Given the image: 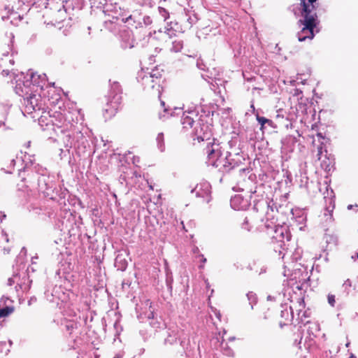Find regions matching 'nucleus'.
Masks as SVG:
<instances>
[{
	"instance_id": "1",
	"label": "nucleus",
	"mask_w": 358,
	"mask_h": 358,
	"mask_svg": "<svg viewBox=\"0 0 358 358\" xmlns=\"http://www.w3.org/2000/svg\"><path fill=\"white\" fill-rule=\"evenodd\" d=\"M55 132L61 135L66 150L83 158H87L94 152L91 143L92 132L83 124V115L74 106H66L62 110L54 111L49 115Z\"/></svg>"
},
{
	"instance_id": "2",
	"label": "nucleus",
	"mask_w": 358,
	"mask_h": 358,
	"mask_svg": "<svg viewBox=\"0 0 358 358\" xmlns=\"http://www.w3.org/2000/svg\"><path fill=\"white\" fill-rule=\"evenodd\" d=\"M204 151L207 155L208 165L214 166L223 175L236 170L240 173L246 171L249 172L248 169L243 166L245 158L242 154L225 150L224 146L216 142L215 139L207 144Z\"/></svg>"
},
{
	"instance_id": "3",
	"label": "nucleus",
	"mask_w": 358,
	"mask_h": 358,
	"mask_svg": "<svg viewBox=\"0 0 358 358\" xmlns=\"http://www.w3.org/2000/svg\"><path fill=\"white\" fill-rule=\"evenodd\" d=\"M29 155V159L24 155L25 165L22 169L19 171V176L22 181L26 182L27 187H34L37 185L38 191L43 194L44 196L50 199H55L57 192V185L55 181V176H50L45 168L34 163Z\"/></svg>"
},
{
	"instance_id": "4",
	"label": "nucleus",
	"mask_w": 358,
	"mask_h": 358,
	"mask_svg": "<svg viewBox=\"0 0 358 358\" xmlns=\"http://www.w3.org/2000/svg\"><path fill=\"white\" fill-rule=\"evenodd\" d=\"M28 76L30 79L16 81V93L23 97L25 113L31 114L42 111L43 113L44 108L42 96L38 89L40 82L36 80V73L30 72Z\"/></svg>"
},
{
	"instance_id": "5",
	"label": "nucleus",
	"mask_w": 358,
	"mask_h": 358,
	"mask_svg": "<svg viewBox=\"0 0 358 358\" xmlns=\"http://www.w3.org/2000/svg\"><path fill=\"white\" fill-rule=\"evenodd\" d=\"M299 1L300 3L297 6L298 13L294 12V14L302 17L298 21L301 29L297 34L299 41L302 42L306 39L312 40L315 37V29L319 24L316 12L317 0Z\"/></svg>"
},
{
	"instance_id": "6",
	"label": "nucleus",
	"mask_w": 358,
	"mask_h": 358,
	"mask_svg": "<svg viewBox=\"0 0 358 358\" xmlns=\"http://www.w3.org/2000/svg\"><path fill=\"white\" fill-rule=\"evenodd\" d=\"M261 222L262 224L257 227V229L266 232L271 237L274 251L278 252L279 255H282L283 258L285 255V251L287 250V243L292 238L289 227L287 224L276 225L268 220L264 222L262 219Z\"/></svg>"
},
{
	"instance_id": "7",
	"label": "nucleus",
	"mask_w": 358,
	"mask_h": 358,
	"mask_svg": "<svg viewBox=\"0 0 358 358\" xmlns=\"http://www.w3.org/2000/svg\"><path fill=\"white\" fill-rule=\"evenodd\" d=\"M110 90L106 96L107 103L106 107L103 109V115H108L107 117L114 116L117 113L120 105L122 103V89L120 83L117 81L111 82Z\"/></svg>"
},
{
	"instance_id": "8",
	"label": "nucleus",
	"mask_w": 358,
	"mask_h": 358,
	"mask_svg": "<svg viewBox=\"0 0 358 358\" xmlns=\"http://www.w3.org/2000/svg\"><path fill=\"white\" fill-rule=\"evenodd\" d=\"M113 20L105 22V27L110 31H114L115 33H116V27L119 24V22H121L123 24L127 23L128 25H130L136 29L142 27V15L138 13H134L133 14H130L128 16L126 15L120 14L119 15L113 16Z\"/></svg>"
},
{
	"instance_id": "9",
	"label": "nucleus",
	"mask_w": 358,
	"mask_h": 358,
	"mask_svg": "<svg viewBox=\"0 0 358 358\" xmlns=\"http://www.w3.org/2000/svg\"><path fill=\"white\" fill-rule=\"evenodd\" d=\"M16 271L19 278L17 280L15 289L17 291L20 289L22 292H27L30 288L32 280L29 275V269H25V262L22 256L20 255L16 259Z\"/></svg>"
},
{
	"instance_id": "10",
	"label": "nucleus",
	"mask_w": 358,
	"mask_h": 358,
	"mask_svg": "<svg viewBox=\"0 0 358 358\" xmlns=\"http://www.w3.org/2000/svg\"><path fill=\"white\" fill-rule=\"evenodd\" d=\"M36 80L40 82L38 89L44 99L47 98L51 104H55L59 100L60 94L55 92V83H50V86L46 87L45 89L43 88V85H45L46 81V75L45 73L43 75H38L36 73Z\"/></svg>"
},
{
	"instance_id": "11",
	"label": "nucleus",
	"mask_w": 358,
	"mask_h": 358,
	"mask_svg": "<svg viewBox=\"0 0 358 358\" xmlns=\"http://www.w3.org/2000/svg\"><path fill=\"white\" fill-rule=\"evenodd\" d=\"M116 33L112 31L115 35L118 36L120 41V45L122 49L132 48L134 47V39L132 31L125 24L119 22L117 25Z\"/></svg>"
},
{
	"instance_id": "12",
	"label": "nucleus",
	"mask_w": 358,
	"mask_h": 358,
	"mask_svg": "<svg viewBox=\"0 0 358 358\" xmlns=\"http://www.w3.org/2000/svg\"><path fill=\"white\" fill-rule=\"evenodd\" d=\"M62 6L57 8V12L62 18L64 14L74 15L76 11L80 10L85 6V0H61Z\"/></svg>"
},
{
	"instance_id": "13",
	"label": "nucleus",
	"mask_w": 358,
	"mask_h": 358,
	"mask_svg": "<svg viewBox=\"0 0 358 358\" xmlns=\"http://www.w3.org/2000/svg\"><path fill=\"white\" fill-rule=\"evenodd\" d=\"M198 126L195 128V134L199 141L209 140L213 135V125L208 120H204L202 115L198 120Z\"/></svg>"
},
{
	"instance_id": "14",
	"label": "nucleus",
	"mask_w": 358,
	"mask_h": 358,
	"mask_svg": "<svg viewBox=\"0 0 358 358\" xmlns=\"http://www.w3.org/2000/svg\"><path fill=\"white\" fill-rule=\"evenodd\" d=\"M60 270L56 272L59 278H62L61 285L66 291H71L75 286L78 285L79 276L76 272L63 271L62 276L60 275Z\"/></svg>"
},
{
	"instance_id": "15",
	"label": "nucleus",
	"mask_w": 358,
	"mask_h": 358,
	"mask_svg": "<svg viewBox=\"0 0 358 358\" xmlns=\"http://www.w3.org/2000/svg\"><path fill=\"white\" fill-rule=\"evenodd\" d=\"M62 285L54 286L50 289L49 287L46 288L44 292L46 299L51 303H56L59 304V301H64L66 299L64 292L62 289Z\"/></svg>"
},
{
	"instance_id": "16",
	"label": "nucleus",
	"mask_w": 358,
	"mask_h": 358,
	"mask_svg": "<svg viewBox=\"0 0 358 358\" xmlns=\"http://www.w3.org/2000/svg\"><path fill=\"white\" fill-rule=\"evenodd\" d=\"M162 76V71L159 69L156 68L152 69L150 73L148 75H145L143 78V85H150L151 88H154L155 85H157L158 88L160 87V80ZM159 93V97H160V90L157 89Z\"/></svg>"
},
{
	"instance_id": "17",
	"label": "nucleus",
	"mask_w": 358,
	"mask_h": 358,
	"mask_svg": "<svg viewBox=\"0 0 358 358\" xmlns=\"http://www.w3.org/2000/svg\"><path fill=\"white\" fill-rule=\"evenodd\" d=\"M210 185L208 182H203L196 185L194 189L191 192L195 193L196 196L201 197L203 200L208 203L210 201Z\"/></svg>"
},
{
	"instance_id": "18",
	"label": "nucleus",
	"mask_w": 358,
	"mask_h": 358,
	"mask_svg": "<svg viewBox=\"0 0 358 358\" xmlns=\"http://www.w3.org/2000/svg\"><path fill=\"white\" fill-rule=\"evenodd\" d=\"M167 336L164 339L165 345H173L177 342L179 338V330L176 327H169L167 331Z\"/></svg>"
},
{
	"instance_id": "19",
	"label": "nucleus",
	"mask_w": 358,
	"mask_h": 358,
	"mask_svg": "<svg viewBox=\"0 0 358 358\" xmlns=\"http://www.w3.org/2000/svg\"><path fill=\"white\" fill-rule=\"evenodd\" d=\"M230 205L232 208L236 210H245L248 206L247 201L240 195H236L232 197L230 201Z\"/></svg>"
},
{
	"instance_id": "20",
	"label": "nucleus",
	"mask_w": 358,
	"mask_h": 358,
	"mask_svg": "<svg viewBox=\"0 0 358 358\" xmlns=\"http://www.w3.org/2000/svg\"><path fill=\"white\" fill-rule=\"evenodd\" d=\"M62 330L66 331L70 335L78 328V324L73 320H65L62 322Z\"/></svg>"
},
{
	"instance_id": "21",
	"label": "nucleus",
	"mask_w": 358,
	"mask_h": 358,
	"mask_svg": "<svg viewBox=\"0 0 358 358\" xmlns=\"http://www.w3.org/2000/svg\"><path fill=\"white\" fill-rule=\"evenodd\" d=\"M256 120L258 122V123L260 124V129L264 131V128L266 127V125L269 126L270 127L275 128V125L273 122L268 119L265 117L260 116L259 113L257 112L255 114Z\"/></svg>"
},
{
	"instance_id": "22",
	"label": "nucleus",
	"mask_w": 358,
	"mask_h": 358,
	"mask_svg": "<svg viewBox=\"0 0 358 358\" xmlns=\"http://www.w3.org/2000/svg\"><path fill=\"white\" fill-rule=\"evenodd\" d=\"M297 138L293 136H288L282 141V143L285 149L292 151Z\"/></svg>"
},
{
	"instance_id": "23",
	"label": "nucleus",
	"mask_w": 358,
	"mask_h": 358,
	"mask_svg": "<svg viewBox=\"0 0 358 358\" xmlns=\"http://www.w3.org/2000/svg\"><path fill=\"white\" fill-rule=\"evenodd\" d=\"M329 206H327L324 209V215L327 217L326 221L327 222H331L333 220V210L334 209V201L332 200L331 198L329 199Z\"/></svg>"
},
{
	"instance_id": "24",
	"label": "nucleus",
	"mask_w": 358,
	"mask_h": 358,
	"mask_svg": "<svg viewBox=\"0 0 358 358\" xmlns=\"http://www.w3.org/2000/svg\"><path fill=\"white\" fill-rule=\"evenodd\" d=\"M180 122L183 128L187 129L188 127H192L194 120L192 117L185 115V113H183Z\"/></svg>"
},
{
	"instance_id": "25",
	"label": "nucleus",
	"mask_w": 358,
	"mask_h": 358,
	"mask_svg": "<svg viewBox=\"0 0 358 358\" xmlns=\"http://www.w3.org/2000/svg\"><path fill=\"white\" fill-rule=\"evenodd\" d=\"M298 303H299V309H297L296 311L298 312L297 314H298L299 317H301V318L303 317H309L310 313H308L306 310L303 311V314L301 315V314L302 313V309L304 308V307H305V302H304L303 299L299 298Z\"/></svg>"
},
{
	"instance_id": "26",
	"label": "nucleus",
	"mask_w": 358,
	"mask_h": 358,
	"mask_svg": "<svg viewBox=\"0 0 358 358\" xmlns=\"http://www.w3.org/2000/svg\"><path fill=\"white\" fill-rule=\"evenodd\" d=\"M115 265L118 270L125 271L127 267V262L124 259H122L120 256H117L115 260Z\"/></svg>"
},
{
	"instance_id": "27",
	"label": "nucleus",
	"mask_w": 358,
	"mask_h": 358,
	"mask_svg": "<svg viewBox=\"0 0 358 358\" xmlns=\"http://www.w3.org/2000/svg\"><path fill=\"white\" fill-rule=\"evenodd\" d=\"M253 202H254L253 209L256 211H259V208L262 209V208H264L266 207V208L268 207L267 201H265L264 199L258 200L257 201H256V200H254Z\"/></svg>"
},
{
	"instance_id": "28",
	"label": "nucleus",
	"mask_w": 358,
	"mask_h": 358,
	"mask_svg": "<svg viewBox=\"0 0 358 358\" xmlns=\"http://www.w3.org/2000/svg\"><path fill=\"white\" fill-rule=\"evenodd\" d=\"M156 141H157V147H158L159 150L161 152H164L165 150V144H164V134L162 132L158 134Z\"/></svg>"
},
{
	"instance_id": "29",
	"label": "nucleus",
	"mask_w": 358,
	"mask_h": 358,
	"mask_svg": "<svg viewBox=\"0 0 358 358\" xmlns=\"http://www.w3.org/2000/svg\"><path fill=\"white\" fill-rule=\"evenodd\" d=\"M183 48V42L182 41H174L172 43V47L171 48V51L174 52H179L182 50Z\"/></svg>"
},
{
	"instance_id": "30",
	"label": "nucleus",
	"mask_w": 358,
	"mask_h": 358,
	"mask_svg": "<svg viewBox=\"0 0 358 358\" xmlns=\"http://www.w3.org/2000/svg\"><path fill=\"white\" fill-rule=\"evenodd\" d=\"M14 311V307L13 306H6L3 308H0V318L4 317L10 314H11Z\"/></svg>"
},
{
	"instance_id": "31",
	"label": "nucleus",
	"mask_w": 358,
	"mask_h": 358,
	"mask_svg": "<svg viewBox=\"0 0 358 358\" xmlns=\"http://www.w3.org/2000/svg\"><path fill=\"white\" fill-rule=\"evenodd\" d=\"M17 278H19L20 277L17 274L16 264H15V266H13V274L12 277H10L8 279L7 285L8 286H12L13 285H17Z\"/></svg>"
},
{
	"instance_id": "32",
	"label": "nucleus",
	"mask_w": 358,
	"mask_h": 358,
	"mask_svg": "<svg viewBox=\"0 0 358 358\" xmlns=\"http://www.w3.org/2000/svg\"><path fill=\"white\" fill-rule=\"evenodd\" d=\"M246 296L249 301V304L251 306V309H253L254 305L256 304L257 301L256 294L252 292H249Z\"/></svg>"
},
{
	"instance_id": "33",
	"label": "nucleus",
	"mask_w": 358,
	"mask_h": 358,
	"mask_svg": "<svg viewBox=\"0 0 358 358\" xmlns=\"http://www.w3.org/2000/svg\"><path fill=\"white\" fill-rule=\"evenodd\" d=\"M187 21L189 23L190 27H192L193 24H196V22L198 21V17L194 13H189L187 14Z\"/></svg>"
},
{
	"instance_id": "34",
	"label": "nucleus",
	"mask_w": 358,
	"mask_h": 358,
	"mask_svg": "<svg viewBox=\"0 0 358 358\" xmlns=\"http://www.w3.org/2000/svg\"><path fill=\"white\" fill-rule=\"evenodd\" d=\"M325 241L327 245L332 244L334 245H336L338 243V238L334 235H326L324 236Z\"/></svg>"
},
{
	"instance_id": "35",
	"label": "nucleus",
	"mask_w": 358,
	"mask_h": 358,
	"mask_svg": "<svg viewBox=\"0 0 358 358\" xmlns=\"http://www.w3.org/2000/svg\"><path fill=\"white\" fill-rule=\"evenodd\" d=\"M253 227V224L250 222L247 217L244 219L243 223L241 224V228L248 231H250Z\"/></svg>"
},
{
	"instance_id": "36",
	"label": "nucleus",
	"mask_w": 358,
	"mask_h": 358,
	"mask_svg": "<svg viewBox=\"0 0 358 358\" xmlns=\"http://www.w3.org/2000/svg\"><path fill=\"white\" fill-rule=\"evenodd\" d=\"M137 3L141 6L152 8L154 6L155 2L152 0H138Z\"/></svg>"
},
{
	"instance_id": "37",
	"label": "nucleus",
	"mask_w": 358,
	"mask_h": 358,
	"mask_svg": "<svg viewBox=\"0 0 358 358\" xmlns=\"http://www.w3.org/2000/svg\"><path fill=\"white\" fill-rule=\"evenodd\" d=\"M306 323L308 324L312 325V327L309 326L308 327V334L310 336L311 334L313 335V330H315V331H319L320 330V327H319L318 324H317V323H311L310 322H306Z\"/></svg>"
},
{
	"instance_id": "38",
	"label": "nucleus",
	"mask_w": 358,
	"mask_h": 358,
	"mask_svg": "<svg viewBox=\"0 0 358 358\" xmlns=\"http://www.w3.org/2000/svg\"><path fill=\"white\" fill-rule=\"evenodd\" d=\"M196 67L204 71L208 70L206 64L203 62V59L200 58L196 60Z\"/></svg>"
},
{
	"instance_id": "39",
	"label": "nucleus",
	"mask_w": 358,
	"mask_h": 358,
	"mask_svg": "<svg viewBox=\"0 0 358 358\" xmlns=\"http://www.w3.org/2000/svg\"><path fill=\"white\" fill-rule=\"evenodd\" d=\"M152 22V20L150 16H148V15L142 16V26L143 25L148 26V25L151 24Z\"/></svg>"
},
{
	"instance_id": "40",
	"label": "nucleus",
	"mask_w": 358,
	"mask_h": 358,
	"mask_svg": "<svg viewBox=\"0 0 358 358\" xmlns=\"http://www.w3.org/2000/svg\"><path fill=\"white\" fill-rule=\"evenodd\" d=\"M159 12L162 17H164V20H166L169 17V13L166 9L162 7H159Z\"/></svg>"
},
{
	"instance_id": "41",
	"label": "nucleus",
	"mask_w": 358,
	"mask_h": 358,
	"mask_svg": "<svg viewBox=\"0 0 358 358\" xmlns=\"http://www.w3.org/2000/svg\"><path fill=\"white\" fill-rule=\"evenodd\" d=\"M164 32L168 34L169 36H171L174 34V30L171 27H169V25H167L164 28Z\"/></svg>"
},
{
	"instance_id": "42",
	"label": "nucleus",
	"mask_w": 358,
	"mask_h": 358,
	"mask_svg": "<svg viewBox=\"0 0 358 358\" xmlns=\"http://www.w3.org/2000/svg\"><path fill=\"white\" fill-rule=\"evenodd\" d=\"M327 299H328V303H329V305L332 307H334L335 303H336L335 296L333 294H329L327 296Z\"/></svg>"
},
{
	"instance_id": "43",
	"label": "nucleus",
	"mask_w": 358,
	"mask_h": 358,
	"mask_svg": "<svg viewBox=\"0 0 358 358\" xmlns=\"http://www.w3.org/2000/svg\"><path fill=\"white\" fill-rule=\"evenodd\" d=\"M198 257H201V264L199 266V268L200 269H202V268H203V267H204L203 264L206 262L207 259L206 257H204L203 255H202V254H199Z\"/></svg>"
},
{
	"instance_id": "44",
	"label": "nucleus",
	"mask_w": 358,
	"mask_h": 358,
	"mask_svg": "<svg viewBox=\"0 0 358 358\" xmlns=\"http://www.w3.org/2000/svg\"><path fill=\"white\" fill-rule=\"evenodd\" d=\"M25 269H29V274L30 273V272L34 273V271H36V265L30 264L28 266H27V265L25 264Z\"/></svg>"
},
{
	"instance_id": "45",
	"label": "nucleus",
	"mask_w": 358,
	"mask_h": 358,
	"mask_svg": "<svg viewBox=\"0 0 358 358\" xmlns=\"http://www.w3.org/2000/svg\"><path fill=\"white\" fill-rule=\"evenodd\" d=\"M92 3L94 4H99V5H105L107 2V0H90Z\"/></svg>"
},
{
	"instance_id": "46",
	"label": "nucleus",
	"mask_w": 358,
	"mask_h": 358,
	"mask_svg": "<svg viewBox=\"0 0 358 358\" xmlns=\"http://www.w3.org/2000/svg\"><path fill=\"white\" fill-rule=\"evenodd\" d=\"M169 109L164 108V114H159V118L160 119H165L166 115H167V117L169 115Z\"/></svg>"
},
{
	"instance_id": "47",
	"label": "nucleus",
	"mask_w": 358,
	"mask_h": 358,
	"mask_svg": "<svg viewBox=\"0 0 358 358\" xmlns=\"http://www.w3.org/2000/svg\"><path fill=\"white\" fill-rule=\"evenodd\" d=\"M303 282L301 283V285H296V289H299V290H301L303 289V287L305 285H307V282H306V280L304 278L303 279Z\"/></svg>"
},
{
	"instance_id": "48",
	"label": "nucleus",
	"mask_w": 358,
	"mask_h": 358,
	"mask_svg": "<svg viewBox=\"0 0 358 358\" xmlns=\"http://www.w3.org/2000/svg\"><path fill=\"white\" fill-rule=\"evenodd\" d=\"M173 277L171 275L169 276L167 275V277H166V285L173 284Z\"/></svg>"
},
{
	"instance_id": "49",
	"label": "nucleus",
	"mask_w": 358,
	"mask_h": 358,
	"mask_svg": "<svg viewBox=\"0 0 358 358\" xmlns=\"http://www.w3.org/2000/svg\"><path fill=\"white\" fill-rule=\"evenodd\" d=\"M250 108L252 110V113L255 115L257 113H256V109H255V107L254 100L253 99L250 102Z\"/></svg>"
},
{
	"instance_id": "50",
	"label": "nucleus",
	"mask_w": 358,
	"mask_h": 358,
	"mask_svg": "<svg viewBox=\"0 0 358 358\" xmlns=\"http://www.w3.org/2000/svg\"><path fill=\"white\" fill-rule=\"evenodd\" d=\"M38 259V256H34L31 257V264L32 265H36V260Z\"/></svg>"
},
{
	"instance_id": "51",
	"label": "nucleus",
	"mask_w": 358,
	"mask_h": 358,
	"mask_svg": "<svg viewBox=\"0 0 358 358\" xmlns=\"http://www.w3.org/2000/svg\"><path fill=\"white\" fill-rule=\"evenodd\" d=\"M150 324L154 327V328H159L160 327V323L157 322H151Z\"/></svg>"
},
{
	"instance_id": "52",
	"label": "nucleus",
	"mask_w": 358,
	"mask_h": 358,
	"mask_svg": "<svg viewBox=\"0 0 358 358\" xmlns=\"http://www.w3.org/2000/svg\"><path fill=\"white\" fill-rule=\"evenodd\" d=\"M201 76L206 80H209L208 79L212 80V78L210 76H208V75L202 74Z\"/></svg>"
},
{
	"instance_id": "53",
	"label": "nucleus",
	"mask_w": 358,
	"mask_h": 358,
	"mask_svg": "<svg viewBox=\"0 0 358 358\" xmlns=\"http://www.w3.org/2000/svg\"><path fill=\"white\" fill-rule=\"evenodd\" d=\"M36 301V297H31V298L29 300V301H28V304H29V305H31V303H32L33 301Z\"/></svg>"
},
{
	"instance_id": "54",
	"label": "nucleus",
	"mask_w": 358,
	"mask_h": 358,
	"mask_svg": "<svg viewBox=\"0 0 358 358\" xmlns=\"http://www.w3.org/2000/svg\"><path fill=\"white\" fill-rule=\"evenodd\" d=\"M166 287H167L168 290H169L170 292H172V289H173L172 284L166 285Z\"/></svg>"
},
{
	"instance_id": "55",
	"label": "nucleus",
	"mask_w": 358,
	"mask_h": 358,
	"mask_svg": "<svg viewBox=\"0 0 358 358\" xmlns=\"http://www.w3.org/2000/svg\"><path fill=\"white\" fill-rule=\"evenodd\" d=\"M15 164V160L14 159H13L11 161H10V167H14Z\"/></svg>"
},
{
	"instance_id": "56",
	"label": "nucleus",
	"mask_w": 358,
	"mask_h": 358,
	"mask_svg": "<svg viewBox=\"0 0 358 358\" xmlns=\"http://www.w3.org/2000/svg\"><path fill=\"white\" fill-rule=\"evenodd\" d=\"M273 299H274V297H273V296H271V295H268V296H267V300H268V301H271V300H273Z\"/></svg>"
},
{
	"instance_id": "57",
	"label": "nucleus",
	"mask_w": 358,
	"mask_h": 358,
	"mask_svg": "<svg viewBox=\"0 0 358 358\" xmlns=\"http://www.w3.org/2000/svg\"><path fill=\"white\" fill-rule=\"evenodd\" d=\"M148 319H150V318H153L154 317V314L152 312H151L149 315L148 316Z\"/></svg>"
},
{
	"instance_id": "58",
	"label": "nucleus",
	"mask_w": 358,
	"mask_h": 358,
	"mask_svg": "<svg viewBox=\"0 0 358 358\" xmlns=\"http://www.w3.org/2000/svg\"><path fill=\"white\" fill-rule=\"evenodd\" d=\"M353 206H354L353 205L350 204V205L348 206L347 208H348V210H352Z\"/></svg>"
},
{
	"instance_id": "59",
	"label": "nucleus",
	"mask_w": 358,
	"mask_h": 358,
	"mask_svg": "<svg viewBox=\"0 0 358 358\" xmlns=\"http://www.w3.org/2000/svg\"><path fill=\"white\" fill-rule=\"evenodd\" d=\"M235 339H236V338L234 336H231V337H229L228 340H229V341H234Z\"/></svg>"
},
{
	"instance_id": "60",
	"label": "nucleus",
	"mask_w": 358,
	"mask_h": 358,
	"mask_svg": "<svg viewBox=\"0 0 358 358\" xmlns=\"http://www.w3.org/2000/svg\"><path fill=\"white\" fill-rule=\"evenodd\" d=\"M290 310H291L292 317L293 318L294 317V311H293V308L292 306H290Z\"/></svg>"
},
{
	"instance_id": "61",
	"label": "nucleus",
	"mask_w": 358,
	"mask_h": 358,
	"mask_svg": "<svg viewBox=\"0 0 358 358\" xmlns=\"http://www.w3.org/2000/svg\"><path fill=\"white\" fill-rule=\"evenodd\" d=\"M227 352H226L227 355H230L232 352V350L231 349H227Z\"/></svg>"
},
{
	"instance_id": "62",
	"label": "nucleus",
	"mask_w": 358,
	"mask_h": 358,
	"mask_svg": "<svg viewBox=\"0 0 358 358\" xmlns=\"http://www.w3.org/2000/svg\"><path fill=\"white\" fill-rule=\"evenodd\" d=\"M193 252H194V253L199 252V248H195L193 250Z\"/></svg>"
},
{
	"instance_id": "63",
	"label": "nucleus",
	"mask_w": 358,
	"mask_h": 358,
	"mask_svg": "<svg viewBox=\"0 0 358 358\" xmlns=\"http://www.w3.org/2000/svg\"><path fill=\"white\" fill-rule=\"evenodd\" d=\"M317 136L321 138H324V137H323V136H322V134L321 133H318L317 134Z\"/></svg>"
},
{
	"instance_id": "64",
	"label": "nucleus",
	"mask_w": 358,
	"mask_h": 358,
	"mask_svg": "<svg viewBox=\"0 0 358 358\" xmlns=\"http://www.w3.org/2000/svg\"><path fill=\"white\" fill-rule=\"evenodd\" d=\"M188 113H190V114H192V115L196 113V112L194 110H189Z\"/></svg>"
}]
</instances>
